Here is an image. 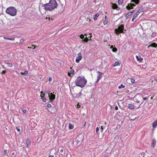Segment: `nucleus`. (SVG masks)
<instances>
[{"instance_id":"f257e3e1","label":"nucleus","mask_w":157,"mask_h":157,"mask_svg":"<svg viewBox=\"0 0 157 157\" xmlns=\"http://www.w3.org/2000/svg\"><path fill=\"white\" fill-rule=\"evenodd\" d=\"M45 10L52 11L56 9L57 6V3L56 0H50L49 2L44 4Z\"/></svg>"},{"instance_id":"f03ea898","label":"nucleus","mask_w":157,"mask_h":157,"mask_svg":"<svg viewBox=\"0 0 157 157\" xmlns=\"http://www.w3.org/2000/svg\"><path fill=\"white\" fill-rule=\"evenodd\" d=\"M75 82L76 86L82 88L86 84L87 80L84 77L79 76L76 79Z\"/></svg>"},{"instance_id":"7ed1b4c3","label":"nucleus","mask_w":157,"mask_h":157,"mask_svg":"<svg viewBox=\"0 0 157 157\" xmlns=\"http://www.w3.org/2000/svg\"><path fill=\"white\" fill-rule=\"evenodd\" d=\"M84 136L82 134H80L78 135L73 141V143L76 144V145L79 146L82 144Z\"/></svg>"},{"instance_id":"20e7f679","label":"nucleus","mask_w":157,"mask_h":157,"mask_svg":"<svg viewBox=\"0 0 157 157\" xmlns=\"http://www.w3.org/2000/svg\"><path fill=\"white\" fill-rule=\"evenodd\" d=\"M124 25L123 24L120 25L118 26L117 28H116L114 30V33L118 35L120 33H124Z\"/></svg>"},{"instance_id":"39448f33","label":"nucleus","mask_w":157,"mask_h":157,"mask_svg":"<svg viewBox=\"0 0 157 157\" xmlns=\"http://www.w3.org/2000/svg\"><path fill=\"white\" fill-rule=\"evenodd\" d=\"M56 9L57 10L56 11V14L61 13L64 10V6L63 4L60 5H58L57 4V6Z\"/></svg>"},{"instance_id":"423d86ee","label":"nucleus","mask_w":157,"mask_h":157,"mask_svg":"<svg viewBox=\"0 0 157 157\" xmlns=\"http://www.w3.org/2000/svg\"><path fill=\"white\" fill-rule=\"evenodd\" d=\"M17 10L14 7L10 6V16H15L17 14Z\"/></svg>"},{"instance_id":"0eeeda50","label":"nucleus","mask_w":157,"mask_h":157,"mask_svg":"<svg viewBox=\"0 0 157 157\" xmlns=\"http://www.w3.org/2000/svg\"><path fill=\"white\" fill-rule=\"evenodd\" d=\"M97 73H98V76H97V79L96 81L95 82V83H96L98 82L102 78V76L104 75V73H102L100 71H98L97 72Z\"/></svg>"},{"instance_id":"6e6552de","label":"nucleus","mask_w":157,"mask_h":157,"mask_svg":"<svg viewBox=\"0 0 157 157\" xmlns=\"http://www.w3.org/2000/svg\"><path fill=\"white\" fill-rule=\"evenodd\" d=\"M82 59V56L80 52L78 53V56L76 57L75 62L77 63H78Z\"/></svg>"},{"instance_id":"1a4fd4ad","label":"nucleus","mask_w":157,"mask_h":157,"mask_svg":"<svg viewBox=\"0 0 157 157\" xmlns=\"http://www.w3.org/2000/svg\"><path fill=\"white\" fill-rule=\"evenodd\" d=\"M48 97L50 101H52L55 100L56 98V95L52 93L48 95Z\"/></svg>"},{"instance_id":"9d476101","label":"nucleus","mask_w":157,"mask_h":157,"mask_svg":"<svg viewBox=\"0 0 157 157\" xmlns=\"http://www.w3.org/2000/svg\"><path fill=\"white\" fill-rule=\"evenodd\" d=\"M135 5L134 3H129L128 4V5L126 6V8L128 10H130L131 9H133V7L135 6Z\"/></svg>"},{"instance_id":"9b49d317","label":"nucleus","mask_w":157,"mask_h":157,"mask_svg":"<svg viewBox=\"0 0 157 157\" xmlns=\"http://www.w3.org/2000/svg\"><path fill=\"white\" fill-rule=\"evenodd\" d=\"M112 8L113 9H116L117 10H118L120 9V7L118 6L117 4L115 3L113 4Z\"/></svg>"},{"instance_id":"f8f14e48","label":"nucleus","mask_w":157,"mask_h":157,"mask_svg":"<svg viewBox=\"0 0 157 157\" xmlns=\"http://www.w3.org/2000/svg\"><path fill=\"white\" fill-rule=\"evenodd\" d=\"M82 94L81 92H79L78 94H74L73 95V97L75 98H79Z\"/></svg>"},{"instance_id":"ddd939ff","label":"nucleus","mask_w":157,"mask_h":157,"mask_svg":"<svg viewBox=\"0 0 157 157\" xmlns=\"http://www.w3.org/2000/svg\"><path fill=\"white\" fill-rule=\"evenodd\" d=\"M59 151L61 153V154L62 155H63L62 153H63V155L65 154V151L64 150V149L62 147H60L59 148Z\"/></svg>"},{"instance_id":"4468645a","label":"nucleus","mask_w":157,"mask_h":157,"mask_svg":"<svg viewBox=\"0 0 157 157\" xmlns=\"http://www.w3.org/2000/svg\"><path fill=\"white\" fill-rule=\"evenodd\" d=\"M139 13L138 11L134 15L133 17L132 20V22L134 20L136 19L137 17V16L138 15Z\"/></svg>"},{"instance_id":"2eb2a0df","label":"nucleus","mask_w":157,"mask_h":157,"mask_svg":"<svg viewBox=\"0 0 157 157\" xmlns=\"http://www.w3.org/2000/svg\"><path fill=\"white\" fill-rule=\"evenodd\" d=\"M136 108L135 106L132 104H130L128 105V108L131 109H133Z\"/></svg>"},{"instance_id":"dca6fc26","label":"nucleus","mask_w":157,"mask_h":157,"mask_svg":"<svg viewBox=\"0 0 157 157\" xmlns=\"http://www.w3.org/2000/svg\"><path fill=\"white\" fill-rule=\"evenodd\" d=\"M146 9V8L145 7H143V6H142L140 8L138 11L140 13L145 11Z\"/></svg>"},{"instance_id":"f3484780","label":"nucleus","mask_w":157,"mask_h":157,"mask_svg":"<svg viewBox=\"0 0 157 157\" xmlns=\"http://www.w3.org/2000/svg\"><path fill=\"white\" fill-rule=\"evenodd\" d=\"M26 147H29L31 144L30 140L28 138L26 140Z\"/></svg>"},{"instance_id":"a211bd4d","label":"nucleus","mask_w":157,"mask_h":157,"mask_svg":"<svg viewBox=\"0 0 157 157\" xmlns=\"http://www.w3.org/2000/svg\"><path fill=\"white\" fill-rule=\"evenodd\" d=\"M44 94H43V95L41 94L40 97L41 99L42 100V101L44 102H46V98L44 96Z\"/></svg>"},{"instance_id":"6ab92c4d","label":"nucleus","mask_w":157,"mask_h":157,"mask_svg":"<svg viewBox=\"0 0 157 157\" xmlns=\"http://www.w3.org/2000/svg\"><path fill=\"white\" fill-rule=\"evenodd\" d=\"M136 58L137 59V60L139 62H141L143 60V59L141 57V56L140 55L138 56H136Z\"/></svg>"},{"instance_id":"aec40b11","label":"nucleus","mask_w":157,"mask_h":157,"mask_svg":"<svg viewBox=\"0 0 157 157\" xmlns=\"http://www.w3.org/2000/svg\"><path fill=\"white\" fill-rule=\"evenodd\" d=\"M110 48L112 49V51L113 52H116L117 51V48L116 47H114L113 45H111Z\"/></svg>"},{"instance_id":"412c9836","label":"nucleus","mask_w":157,"mask_h":157,"mask_svg":"<svg viewBox=\"0 0 157 157\" xmlns=\"http://www.w3.org/2000/svg\"><path fill=\"white\" fill-rule=\"evenodd\" d=\"M51 110L52 111V112H51L52 113H55L57 112V111L56 108L54 107H52Z\"/></svg>"},{"instance_id":"4be33fe9","label":"nucleus","mask_w":157,"mask_h":157,"mask_svg":"<svg viewBox=\"0 0 157 157\" xmlns=\"http://www.w3.org/2000/svg\"><path fill=\"white\" fill-rule=\"evenodd\" d=\"M150 46L152 47L156 48L157 47V43L156 44L155 42L153 43L150 44Z\"/></svg>"},{"instance_id":"5701e85b","label":"nucleus","mask_w":157,"mask_h":157,"mask_svg":"<svg viewBox=\"0 0 157 157\" xmlns=\"http://www.w3.org/2000/svg\"><path fill=\"white\" fill-rule=\"evenodd\" d=\"M89 39L86 36V37H84V39L82 40V41L83 42L87 43Z\"/></svg>"},{"instance_id":"b1692460","label":"nucleus","mask_w":157,"mask_h":157,"mask_svg":"<svg viewBox=\"0 0 157 157\" xmlns=\"http://www.w3.org/2000/svg\"><path fill=\"white\" fill-rule=\"evenodd\" d=\"M121 137V135L120 134L117 135L115 136V139L117 141L118 140L120 139Z\"/></svg>"},{"instance_id":"393cba45","label":"nucleus","mask_w":157,"mask_h":157,"mask_svg":"<svg viewBox=\"0 0 157 157\" xmlns=\"http://www.w3.org/2000/svg\"><path fill=\"white\" fill-rule=\"evenodd\" d=\"M74 128V125L73 124H71L70 123L69 124V129L70 130L73 129Z\"/></svg>"},{"instance_id":"a878e982","label":"nucleus","mask_w":157,"mask_h":157,"mask_svg":"<svg viewBox=\"0 0 157 157\" xmlns=\"http://www.w3.org/2000/svg\"><path fill=\"white\" fill-rule=\"evenodd\" d=\"M131 2H134L136 4H138L140 2V0H131Z\"/></svg>"},{"instance_id":"bb28decb","label":"nucleus","mask_w":157,"mask_h":157,"mask_svg":"<svg viewBox=\"0 0 157 157\" xmlns=\"http://www.w3.org/2000/svg\"><path fill=\"white\" fill-rule=\"evenodd\" d=\"M156 143V141L155 140H153L152 141V145L154 147H155Z\"/></svg>"},{"instance_id":"cd10ccee","label":"nucleus","mask_w":157,"mask_h":157,"mask_svg":"<svg viewBox=\"0 0 157 157\" xmlns=\"http://www.w3.org/2000/svg\"><path fill=\"white\" fill-rule=\"evenodd\" d=\"M157 125V119L155 120L152 124V127L153 128H155Z\"/></svg>"},{"instance_id":"c85d7f7f","label":"nucleus","mask_w":157,"mask_h":157,"mask_svg":"<svg viewBox=\"0 0 157 157\" xmlns=\"http://www.w3.org/2000/svg\"><path fill=\"white\" fill-rule=\"evenodd\" d=\"M132 14L130 13H128L125 16V17L126 19L130 17L131 16Z\"/></svg>"},{"instance_id":"c756f323","label":"nucleus","mask_w":157,"mask_h":157,"mask_svg":"<svg viewBox=\"0 0 157 157\" xmlns=\"http://www.w3.org/2000/svg\"><path fill=\"white\" fill-rule=\"evenodd\" d=\"M99 16V14L98 13H97L94 15V20L95 21L97 19V18Z\"/></svg>"},{"instance_id":"7c9ffc66","label":"nucleus","mask_w":157,"mask_h":157,"mask_svg":"<svg viewBox=\"0 0 157 157\" xmlns=\"http://www.w3.org/2000/svg\"><path fill=\"white\" fill-rule=\"evenodd\" d=\"M6 13L10 14V7H8L6 10Z\"/></svg>"},{"instance_id":"2f4dec72","label":"nucleus","mask_w":157,"mask_h":157,"mask_svg":"<svg viewBox=\"0 0 157 157\" xmlns=\"http://www.w3.org/2000/svg\"><path fill=\"white\" fill-rule=\"evenodd\" d=\"M31 45H32L31 47H28V48H32L33 49H35L36 48V46L35 45H33V44H32Z\"/></svg>"},{"instance_id":"473e14b6","label":"nucleus","mask_w":157,"mask_h":157,"mask_svg":"<svg viewBox=\"0 0 157 157\" xmlns=\"http://www.w3.org/2000/svg\"><path fill=\"white\" fill-rule=\"evenodd\" d=\"M120 65V63L118 62H116L114 64L113 66H116Z\"/></svg>"},{"instance_id":"72a5a7b5","label":"nucleus","mask_w":157,"mask_h":157,"mask_svg":"<svg viewBox=\"0 0 157 157\" xmlns=\"http://www.w3.org/2000/svg\"><path fill=\"white\" fill-rule=\"evenodd\" d=\"M84 36H86V34H85L84 35H83L82 34H81L80 36V38L83 40V39H84Z\"/></svg>"},{"instance_id":"f704fd0d","label":"nucleus","mask_w":157,"mask_h":157,"mask_svg":"<svg viewBox=\"0 0 157 157\" xmlns=\"http://www.w3.org/2000/svg\"><path fill=\"white\" fill-rule=\"evenodd\" d=\"M50 92H51V91L48 90H45L44 91V93H47V94H48V95L50 94L51 93H50Z\"/></svg>"},{"instance_id":"c9c22d12","label":"nucleus","mask_w":157,"mask_h":157,"mask_svg":"<svg viewBox=\"0 0 157 157\" xmlns=\"http://www.w3.org/2000/svg\"><path fill=\"white\" fill-rule=\"evenodd\" d=\"M125 86L124 85H123L122 84H121L120 86H119L118 88L119 89H121L122 88H124Z\"/></svg>"},{"instance_id":"e433bc0d","label":"nucleus","mask_w":157,"mask_h":157,"mask_svg":"<svg viewBox=\"0 0 157 157\" xmlns=\"http://www.w3.org/2000/svg\"><path fill=\"white\" fill-rule=\"evenodd\" d=\"M24 75L25 76H27L28 75V73L27 71H25L23 73Z\"/></svg>"},{"instance_id":"4c0bfd02","label":"nucleus","mask_w":157,"mask_h":157,"mask_svg":"<svg viewBox=\"0 0 157 157\" xmlns=\"http://www.w3.org/2000/svg\"><path fill=\"white\" fill-rule=\"evenodd\" d=\"M156 33H152L151 36V37H154L156 36Z\"/></svg>"},{"instance_id":"58836bf2","label":"nucleus","mask_w":157,"mask_h":157,"mask_svg":"<svg viewBox=\"0 0 157 157\" xmlns=\"http://www.w3.org/2000/svg\"><path fill=\"white\" fill-rule=\"evenodd\" d=\"M123 2V0H119L118 1V3L119 4H121Z\"/></svg>"},{"instance_id":"ea45409f","label":"nucleus","mask_w":157,"mask_h":157,"mask_svg":"<svg viewBox=\"0 0 157 157\" xmlns=\"http://www.w3.org/2000/svg\"><path fill=\"white\" fill-rule=\"evenodd\" d=\"M74 73V71L73 70H71L70 71V74H73Z\"/></svg>"},{"instance_id":"a19ab883","label":"nucleus","mask_w":157,"mask_h":157,"mask_svg":"<svg viewBox=\"0 0 157 157\" xmlns=\"http://www.w3.org/2000/svg\"><path fill=\"white\" fill-rule=\"evenodd\" d=\"M47 107H48V108H50V107H52V105H51V104H49V103H48L47 104Z\"/></svg>"},{"instance_id":"79ce46f5","label":"nucleus","mask_w":157,"mask_h":157,"mask_svg":"<svg viewBox=\"0 0 157 157\" xmlns=\"http://www.w3.org/2000/svg\"><path fill=\"white\" fill-rule=\"evenodd\" d=\"M108 20H105L103 21V24L104 25H106L108 23Z\"/></svg>"},{"instance_id":"37998d69","label":"nucleus","mask_w":157,"mask_h":157,"mask_svg":"<svg viewBox=\"0 0 157 157\" xmlns=\"http://www.w3.org/2000/svg\"><path fill=\"white\" fill-rule=\"evenodd\" d=\"M131 82L132 83H134L135 82V80L134 79L132 78L131 79Z\"/></svg>"},{"instance_id":"c03bdc74","label":"nucleus","mask_w":157,"mask_h":157,"mask_svg":"<svg viewBox=\"0 0 157 157\" xmlns=\"http://www.w3.org/2000/svg\"><path fill=\"white\" fill-rule=\"evenodd\" d=\"M22 112L24 113H25L27 112L26 109H23L21 110Z\"/></svg>"},{"instance_id":"a18cd8bd","label":"nucleus","mask_w":157,"mask_h":157,"mask_svg":"<svg viewBox=\"0 0 157 157\" xmlns=\"http://www.w3.org/2000/svg\"><path fill=\"white\" fill-rule=\"evenodd\" d=\"M24 40L23 39H21L20 42L22 44L24 42Z\"/></svg>"},{"instance_id":"49530a36","label":"nucleus","mask_w":157,"mask_h":157,"mask_svg":"<svg viewBox=\"0 0 157 157\" xmlns=\"http://www.w3.org/2000/svg\"><path fill=\"white\" fill-rule=\"evenodd\" d=\"M12 105H13L12 106H13V108L12 109H10L11 110H13V109H14L15 108V106L13 104Z\"/></svg>"},{"instance_id":"de8ad7c7","label":"nucleus","mask_w":157,"mask_h":157,"mask_svg":"<svg viewBox=\"0 0 157 157\" xmlns=\"http://www.w3.org/2000/svg\"><path fill=\"white\" fill-rule=\"evenodd\" d=\"M99 128L98 127H97L96 128V133L98 132L99 131Z\"/></svg>"},{"instance_id":"09e8293b","label":"nucleus","mask_w":157,"mask_h":157,"mask_svg":"<svg viewBox=\"0 0 157 157\" xmlns=\"http://www.w3.org/2000/svg\"><path fill=\"white\" fill-rule=\"evenodd\" d=\"M104 128L103 127V126H101V132H102V131L103 130V129H104Z\"/></svg>"},{"instance_id":"8fccbe9b","label":"nucleus","mask_w":157,"mask_h":157,"mask_svg":"<svg viewBox=\"0 0 157 157\" xmlns=\"http://www.w3.org/2000/svg\"><path fill=\"white\" fill-rule=\"evenodd\" d=\"M48 80L49 82H51L52 81V78L51 77H49L48 78Z\"/></svg>"},{"instance_id":"3c124183","label":"nucleus","mask_w":157,"mask_h":157,"mask_svg":"<svg viewBox=\"0 0 157 157\" xmlns=\"http://www.w3.org/2000/svg\"><path fill=\"white\" fill-rule=\"evenodd\" d=\"M115 110H117L118 109V107L116 105L115 107Z\"/></svg>"},{"instance_id":"603ef678","label":"nucleus","mask_w":157,"mask_h":157,"mask_svg":"<svg viewBox=\"0 0 157 157\" xmlns=\"http://www.w3.org/2000/svg\"><path fill=\"white\" fill-rule=\"evenodd\" d=\"M16 129L17 130V131L18 132H20V128H18L17 127L16 128Z\"/></svg>"},{"instance_id":"864d4df0","label":"nucleus","mask_w":157,"mask_h":157,"mask_svg":"<svg viewBox=\"0 0 157 157\" xmlns=\"http://www.w3.org/2000/svg\"><path fill=\"white\" fill-rule=\"evenodd\" d=\"M143 99L144 100H147V98L146 97L143 98Z\"/></svg>"},{"instance_id":"5fc2aeb1","label":"nucleus","mask_w":157,"mask_h":157,"mask_svg":"<svg viewBox=\"0 0 157 157\" xmlns=\"http://www.w3.org/2000/svg\"><path fill=\"white\" fill-rule=\"evenodd\" d=\"M6 153H7V151H6V150H4V152H3V154H6Z\"/></svg>"},{"instance_id":"6e6d98bb","label":"nucleus","mask_w":157,"mask_h":157,"mask_svg":"<svg viewBox=\"0 0 157 157\" xmlns=\"http://www.w3.org/2000/svg\"><path fill=\"white\" fill-rule=\"evenodd\" d=\"M15 39V38L14 37H11L10 38V40H13Z\"/></svg>"},{"instance_id":"4d7b16f0","label":"nucleus","mask_w":157,"mask_h":157,"mask_svg":"<svg viewBox=\"0 0 157 157\" xmlns=\"http://www.w3.org/2000/svg\"><path fill=\"white\" fill-rule=\"evenodd\" d=\"M6 71H3L2 72V74H5L6 73Z\"/></svg>"},{"instance_id":"13d9d810","label":"nucleus","mask_w":157,"mask_h":157,"mask_svg":"<svg viewBox=\"0 0 157 157\" xmlns=\"http://www.w3.org/2000/svg\"><path fill=\"white\" fill-rule=\"evenodd\" d=\"M143 102H142L140 105L137 108V109H138L139 108H140L141 107L140 106V105H141L142 104H143Z\"/></svg>"},{"instance_id":"bf43d9fd","label":"nucleus","mask_w":157,"mask_h":157,"mask_svg":"<svg viewBox=\"0 0 157 157\" xmlns=\"http://www.w3.org/2000/svg\"><path fill=\"white\" fill-rule=\"evenodd\" d=\"M134 11H135V10H134L132 11L131 12H129V13H131L132 14V13H133L134 12Z\"/></svg>"},{"instance_id":"052dcab7","label":"nucleus","mask_w":157,"mask_h":157,"mask_svg":"<svg viewBox=\"0 0 157 157\" xmlns=\"http://www.w3.org/2000/svg\"><path fill=\"white\" fill-rule=\"evenodd\" d=\"M3 23V21L2 20H0V24H1Z\"/></svg>"},{"instance_id":"680f3d73","label":"nucleus","mask_w":157,"mask_h":157,"mask_svg":"<svg viewBox=\"0 0 157 157\" xmlns=\"http://www.w3.org/2000/svg\"><path fill=\"white\" fill-rule=\"evenodd\" d=\"M136 102L137 103H139V101L138 100L136 99Z\"/></svg>"},{"instance_id":"e2e57ef3","label":"nucleus","mask_w":157,"mask_h":157,"mask_svg":"<svg viewBox=\"0 0 157 157\" xmlns=\"http://www.w3.org/2000/svg\"><path fill=\"white\" fill-rule=\"evenodd\" d=\"M4 38L5 39H9V40H10V38H7V37H4Z\"/></svg>"},{"instance_id":"0e129e2a","label":"nucleus","mask_w":157,"mask_h":157,"mask_svg":"<svg viewBox=\"0 0 157 157\" xmlns=\"http://www.w3.org/2000/svg\"><path fill=\"white\" fill-rule=\"evenodd\" d=\"M105 20H107V16H105Z\"/></svg>"},{"instance_id":"69168bd1","label":"nucleus","mask_w":157,"mask_h":157,"mask_svg":"<svg viewBox=\"0 0 157 157\" xmlns=\"http://www.w3.org/2000/svg\"><path fill=\"white\" fill-rule=\"evenodd\" d=\"M87 20H89V21H91V19L90 18H87Z\"/></svg>"},{"instance_id":"338daca9","label":"nucleus","mask_w":157,"mask_h":157,"mask_svg":"<svg viewBox=\"0 0 157 157\" xmlns=\"http://www.w3.org/2000/svg\"><path fill=\"white\" fill-rule=\"evenodd\" d=\"M23 73H24L21 72V73H20V74L21 75H24Z\"/></svg>"},{"instance_id":"774afa93","label":"nucleus","mask_w":157,"mask_h":157,"mask_svg":"<svg viewBox=\"0 0 157 157\" xmlns=\"http://www.w3.org/2000/svg\"><path fill=\"white\" fill-rule=\"evenodd\" d=\"M49 157H54L53 155H50Z\"/></svg>"}]
</instances>
